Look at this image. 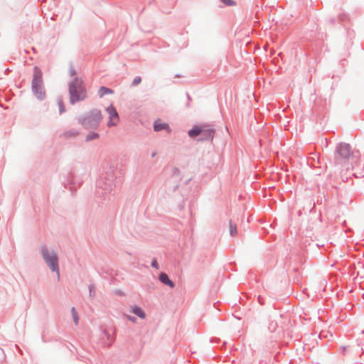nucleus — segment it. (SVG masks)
<instances>
[{
	"label": "nucleus",
	"mask_w": 364,
	"mask_h": 364,
	"mask_svg": "<svg viewBox=\"0 0 364 364\" xmlns=\"http://www.w3.org/2000/svg\"><path fill=\"white\" fill-rule=\"evenodd\" d=\"M69 92L71 103L82 100L86 98V92L82 80L75 78L69 85Z\"/></svg>",
	"instance_id": "1"
},
{
	"label": "nucleus",
	"mask_w": 364,
	"mask_h": 364,
	"mask_svg": "<svg viewBox=\"0 0 364 364\" xmlns=\"http://www.w3.org/2000/svg\"><path fill=\"white\" fill-rule=\"evenodd\" d=\"M214 129L210 125L196 126L188 132L191 137L200 136V140L213 139L214 137Z\"/></svg>",
	"instance_id": "2"
},
{
	"label": "nucleus",
	"mask_w": 364,
	"mask_h": 364,
	"mask_svg": "<svg viewBox=\"0 0 364 364\" xmlns=\"http://www.w3.org/2000/svg\"><path fill=\"white\" fill-rule=\"evenodd\" d=\"M102 119L101 112L98 109H93L81 119L80 123L85 128H95L99 125Z\"/></svg>",
	"instance_id": "3"
},
{
	"label": "nucleus",
	"mask_w": 364,
	"mask_h": 364,
	"mask_svg": "<svg viewBox=\"0 0 364 364\" xmlns=\"http://www.w3.org/2000/svg\"><path fill=\"white\" fill-rule=\"evenodd\" d=\"M43 257L47 265L53 271L56 272L59 277V267L58 263V257L53 251H50L46 247L41 248Z\"/></svg>",
	"instance_id": "4"
},
{
	"label": "nucleus",
	"mask_w": 364,
	"mask_h": 364,
	"mask_svg": "<svg viewBox=\"0 0 364 364\" xmlns=\"http://www.w3.org/2000/svg\"><path fill=\"white\" fill-rule=\"evenodd\" d=\"M42 73L38 67L34 68L33 77L32 81V88L33 91L38 95V97L41 96V89L43 85Z\"/></svg>",
	"instance_id": "5"
},
{
	"label": "nucleus",
	"mask_w": 364,
	"mask_h": 364,
	"mask_svg": "<svg viewBox=\"0 0 364 364\" xmlns=\"http://www.w3.org/2000/svg\"><path fill=\"white\" fill-rule=\"evenodd\" d=\"M106 111L109 116L107 126L109 127L112 126H116L119 121V117L116 109L112 105H110L106 109Z\"/></svg>",
	"instance_id": "6"
},
{
	"label": "nucleus",
	"mask_w": 364,
	"mask_h": 364,
	"mask_svg": "<svg viewBox=\"0 0 364 364\" xmlns=\"http://www.w3.org/2000/svg\"><path fill=\"white\" fill-rule=\"evenodd\" d=\"M337 152L340 158L348 159L353 156V151L348 144L341 143L337 148Z\"/></svg>",
	"instance_id": "7"
},
{
	"label": "nucleus",
	"mask_w": 364,
	"mask_h": 364,
	"mask_svg": "<svg viewBox=\"0 0 364 364\" xmlns=\"http://www.w3.org/2000/svg\"><path fill=\"white\" fill-rule=\"evenodd\" d=\"M154 128V131L156 132H159L164 129H166L168 132H169V127L168 124L166 123L161 122V120H157L155 122Z\"/></svg>",
	"instance_id": "8"
},
{
	"label": "nucleus",
	"mask_w": 364,
	"mask_h": 364,
	"mask_svg": "<svg viewBox=\"0 0 364 364\" xmlns=\"http://www.w3.org/2000/svg\"><path fill=\"white\" fill-rule=\"evenodd\" d=\"M159 280L164 284L168 285L170 287L173 288V282L169 279L168 275L166 273H161L159 276Z\"/></svg>",
	"instance_id": "9"
},
{
	"label": "nucleus",
	"mask_w": 364,
	"mask_h": 364,
	"mask_svg": "<svg viewBox=\"0 0 364 364\" xmlns=\"http://www.w3.org/2000/svg\"><path fill=\"white\" fill-rule=\"evenodd\" d=\"M131 311L142 319L146 317L145 312L138 306H132Z\"/></svg>",
	"instance_id": "10"
},
{
	"label": "nucleus",
	"mask_w": 364,
	"mask_h": 364,
	"mask_svg": "<svg viewBox=\"0 0 364 364\" xmlns=\"http://www.w3.org/2000/svg\"><path fill=\"white\" fill-rule=\"evenodd\" d=\"M99 96L100 97H102L104 95H108V94H112L113 93V91L106 87H101L100 89H99Z\"/></svg>",
	"instance_id": "11"
},
{
	"label": "nucleus",
	"mask_w": 364,
	"mask_h": 364,
	"mask_svg": "<svg viewBox=\"0 0 364 364\" xmlns=\"http://www.w3.org/2000/svg\"><path fill=\"white\" fill-rule=\"evenodd\" d=\"M237 233V226L230 221V234L231 236H235Z\"/></svg>",
	"instance_id": "12"
},
{
	"label": "nucleus",
	"mask_w": 364,
	"mask_h": 364,
	"mask_svg": "<svg viewBox=\"0 0 364 364\" xmlns=\"http://www.w3.org/2000/svg\"><path fill=\"white\" fill-rule=\"evenodd\" d=\"M71 314L73 316V321H74L75 323L77 325L78 323L79 317H78L77 313L74 307H73L71 309Z\"/></svg>",
	"instance_id": "13"
},
{
	"label": "nucleus",
	"mask_w": 364,
	"mask_h": 364,
	"mask_svg": "<svg viewBox=\"0 0 364 364\" xmlns=\"http://www.w3.org/2000/svg\"><path fill=\"white\" fill-rule=\"evenodd\" d=\"M141 82V78L140 77H136L133 82H132V85L133 86H136L138 85L140 82Z\"/></svg>",
	"instance_id": "14"
},
{
	"label": "nucleus",
	"mask_w": 364,
	"mask_h": 364,
	"mask_svg": "<svg viewBox=\"0 0 364 364\" xmlns=\"http://www.w3.org/2000/svg\"><path fill=\"white\" fill-rule=\"evenodd\" d=\"M98 134H96V133H93V134H89L87 136V140L89 141V140H92V139H97L98 138Z\"/></svg>",
	"instance_id": "15"
},
{
	"label": "nucleus",
	"mask_w": 364,
	"mask_h": 364,
	"mask_svg": "<svg viewBox=\"0 0 364 364\" xmlns=\"http://www.w3.org/2000/svg\"><path fill=\"white\" fill-rule=\"evenodd\" d=\"M221 1L227 6H233L235 4L232 0H221Z\"/></svg>",
	"instance_id": "16"
},
{
	"label": "nucleus",
	"mask_w": 364,
	"mask_h": 364,
	"mask_svg": "<svg viewBox=\"0 0 364 364\" xmlns=\"http://www.w3.org/2000/svg\"><path fill=\"white\" fill-rule=\"evenodd\" d=\"M59 104V108H60V112H63L64 111L63 105L61 101L58 102Z\"/></svg>",
	"instance_id": "17"
},
{
	"label": "nucleus",
	"mask_w": 364,
	"mask_h": 364,
	"mask_svg": "<svg viewBox=\"0 0 364 364\" xmlns=\"http://www.w3.org/2000/svg\"><path fill=\"white\" fill-rule=\"evenodd\" d=\"M127 318L131 321L132 322H135L136 321V318L134 317H132V316H127Z\"/></svg>",
	"instance_id": "18"
},
{
	"label": "nucleus",
	"mask_w": 364,
	"mask_h": 364,
	"mask_svg": "<svg viewBox=\"0 0 364 364\" xmlns=\"http://www.w3.org/2000/svg\"><path fill=\"white\" fill-rule=\"evenodd\" d=\"M174 174H180V170L178 168H174L173 169Z\"/></svg>",
	"instance_id": "19"
},
{
	"label": "nucleus",
	"mask_w": 364,
	"mask_h": 364,
	"mask_svg": "<svg viewBox=\"0 0 364 364\" xmlns=\"http://www.w3.org/2000/svg\"><path fill=\"white\" fill-rule=\"evenodd\" d=\"M152 265L157 268V263H156V262H153Z\"/></svg>",
	"instance_id": "20"
},
{
	"label": "nucleus",
	"mask_w": 364,
	"mask_h": 364,
	"mask_svg": "<svg viewBox=\"0 0 364 364\" xmlns=\"http://www.w3.org/2000/svg\"><path fill=\"white\" fill-rule=\"evenodd\" d=\"M340 163H341L340 159H336V164H338Z\"/></svg>",
	"instance_id": "21"
},
{
	"label": "nucleus",
	"mask_w": 364,
	"mask_h": 364,
	"mask_svg": "<svg viewBox=\"0 0 364 364\" xmlns=\"http://www.w3.org/2000/svg\"><path fill=\"white\" fill-rule=\"evenodd\" d=\"M70 73H71V75H75V71H74V70H71V71H70Z\"/></svg>",
	"instance_id": "22"
}]
</instances>
